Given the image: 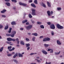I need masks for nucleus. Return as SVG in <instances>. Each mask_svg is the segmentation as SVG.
<instances>
[{
	"instance_id": "f257e3e1",
	"label": "nucleus",
	"mask_w": 64,
	"mask_h": 64,
	"mask_svg": "<svg viewBox=\"0 0 64 64\" xmlns=\"http://www.w3.org/2000/svg\"><path fill=\"white\" fill-rule=\"evenodd\" d=\"M16 32L15 31H13L12 32V34H6V35L8 36H10V37H14V35L16 34Z\"/></svg>"
},
{
	"instance_id": "f03ea898",
	"label": "nucleus",
	"mask_w": 64,
	"mask_h": 64,
	"mask_svg": "<svg viewBox=\"0 0 64 64\" xmlns=\"http://www.w3.org/2000/svg\"><path fill=\"white\" fill-rule=\"evenodd\" d=\"M56 26L58 29H62L64 28V27L59 24H56Z\"/></svg>"
},
{
	"instance_id": "7ed1b4c3",
	"label": "nucleus",
	"mask_w": 64,
	"mask_h": 64,
	"mask_svg": "<svg viewBox=\"0 0 64 64\" xmlns=\"http://www.w3.org/2000/svg\"><path fill=\"white\" fill-rule=\"evenodd\" d=\"M47 13L48 14V15L49 16H50V14L52 15L53 13V11H52L50 12L48 10L47 12Z\"/></svg>"
},
{
	"instance_id": "20e7f679",
	"label": "nucleus",
	"mask_w": 64,
	"mask_h": 64,
	"mask_svg": "<svg viewBox=\"0 0 64 64\" xmlns=\"http://www.w3.org/2000/svg\"><path fill=\"white\" fill-rule=\"evenodd\" d=\"M32 28V25H30L26 27V30H29L30 29H31Z\"/></svg>"
},
{
	"instance_id": "39448f33",
	"label": "nucleus",
	"mask_w": 64,
	"mask_h": 64,
	"mask_svg": "<svg viewBox=\"0 0 64 64\" xmlns=\"http://www.w3.org/2000/svg\"><path fill=\"white\" fill-rule=\"evenodd\" d=\"M7 40L8 41H15V39L14 38L12 39V38H7Z\"/></svg>"
},
{
	"instance_id": "423d86ee",
	"label": "nucleus",
	"mask_w": 64,
	"mask_h": 64,
	"mask_svg": "<svg viewBox=\"0 0 64 64\" xmlns=\"http://www.w3.org/2000/svg\"><path fill=\"white\" fill-rule=\"evenodd\" d=\"M32 15L33 16L36 15V13L35 12V10H32Z\"/></svg>"
},
{
	"instance_id": "0eeeda50",
	"label": "nucleus",
	"mask_w": 64,
	"mask_h": 64,
	"mask_svg": "<svg viewBox=\"0 0 64 64\" xmlns=\"http://www.w3.org/2000/svg\"><path fill=\"white\" fill-rule=\"evenodd\" d=\"M50 28L51 29H54L55 28V25L54 24H52L50 26Z\"/></svg>"
},
{
	"instance_id": "6e6552de",
	"label": "nucleus",
	"mask_w": 64,
	"mask_h": 64,
	"mask_svg": "<svg viewBox=\"0 0 64 64\" xmlns=\"http://www.w3.org/2000/svg\"><path fill=\"white\" fill-rule=\"evenodd\" d=\"M19 4L20 5H23L24 6H27V4H26L22 3L21 2H19Z\"/></svg>"
},
{
	"instance_id": "1a4fd4ad",
	"label": "nucleus",
	"mask_w": 64,
	"mask_h": 64,
	"mask_svg": "<svg viewBox=\"0 0 64 64\" xmlns=\"http://www.w3.org/2000/svg\"><path fill=\"white\" fill-rule=\"evenodd\" d=\"M42 52L43 54H45V55H47V52L45 50H43L42 51Z\"/></svg>"
},
{
	"instance_id": "9d476101",
	"label": "nucleus",
	"mask_w": 64,
	"mask_h": 64,
	"mask_svg": "<svg viewBox=\"0 0 64 64\" xmlns=\"http://www.w3.org/2000/svg\"><path fill=\"white\" fill-rule=\"evenodd\" d=\"M18 53H16L13 56V58H15L16 57V56H18Z\"/></svg>"
},
{
	"instance_id": "9b49d317",
	"label": "nucleus",
	"mask_w": 64,
	"mask_h": 64,
	"mask_svg": "<svg viewBox=\"0 0 64 64\" xmlns=\"http://www.w3.org/2000/svg\"><path fill=\"white\" fill-rule=\"evenodd\" d=\"M6 10L4 9L1 12V13H4L6 12Z\"/></svg>"
},
{
	"instance_id": "f8f14e48",
	"label": "nucleus",
	"mask_w": 64,
	"mask_h": 64,
	"mask_svg": "<svg viewBox=\"0 0 64 64\" xmlns=\"http://www.w3.org/2000/svg\"><path fill=\"white\" fill-rule=\"evenodd\" d=\"M31 6L33 7H34V8H36V6H35V4H31Z\"/></svg>"
},
{
	"instance_id": "ddd939ff",
	"label": "nucleus",
	"mask_w": 64,
	"mask_h": 64,
	"mask_svg": "<svg viewBox=\"0 0 64 64\" xmlns=\"http://www.w3.org/2000/svg\"><path fill=\"white\" fill-rule=\"evenodd\" d=\"M57 44H59V45H61L62 44L61 43H60V42L58 40H57Z\"/></svg>"
},
{
	"instance_id": "4468645a",
	"label": "nucleus",
	"mask_w": 64,
	"mask_h": 64,
	"mask_svg": "<svg viewBox=\"0 0 64 64\" xmlns=\"http://www.w3.org/2000/svg\"><path fill=\"white\" fill-rule=\"evenodd\" d=\"M11 24L12 25H16V23L15 22H11Z\"/></svg>"
},
{
	"instance_id": "2eb2a0df",
	"label": "nucleus",
	"mask_w": 64,
	"mask_h": 64,
	"mask_svg": "<svg viewBox=\"0 0 64 64\" xmlns=\"http://www.w3.org/2000/svg\"><path fill=\"white\" fill-rule=\"evenodd\" d=\"M6 5H7L8 6H10V4L9 2H6Z\"/></svg>"
},
{
	"instance_id": "dca6fc26",
	"label": "nucleus",
	"mask_w": 64,
	"mask_h": 64,
	"mask_svg": "<svg viewBox=\"0 0 64 64\" xmlns=\"http://www.w3.org/2000/svg\"><path fill=\"white\" fill-rule=\"evenodd\" d=\"M34 3L35 4H38V1L37 0H34Z\"/></svg>"
},
{
	"instance_id": "f3484780",
	"label": "nucleus",
	"mask_w": 64,
	"mask_h": 64,
	"mask_svg": "<svg viewBox=\"0 0 64 64\" xmlns=\"http://www.w3.org/2000/svg\"><path fill=\"white\" fill-rule=\"evenodd\" d=\"M8 28H9V27L8 25H7L6 26H5L4 29L5 30H7V29H8Z\"/></svg>"
},
{
	"instance_id": "a211bd4d",
	"label": "nucleus",
	"mask_w": 64,
	"mask_h": 64,
	"mask_svg": "<svg viewBox=\"0 0 64 64\" xmlns=\"http://www.w3.org/2000/svg\"><path fill=\"white\" fill-rule=\"evenodd\" d=\"M20 43L21 45H25L23 41H21Z\"/></svg>"
},
{
	"instance_id": "6ab92c4d",
	"label": "nucleus",
	"mask_w": 64,
	"mask_h": 64,
	"mask_svg": "<svg viewBox=\"0 0 64 64\" xmlns=\"http://www.w3.org/2000/svg\"><path fill=\"white\" fill-rule=\"evenodd\" d=\"M32 35H34V36H36L38 35L36 33H32Z\"/></svg>"
},
{
	"instance_id": "aec40b11",
	"label": "nucleus",
	"mask_w": 64,
	"mask_h": 64,
	"mask_svg": "<svg viewBox=\"0 0 64 64\" xmlns=\"http://www.w3.org/2000/svg\"><path fill=\"white\" fill-rule=\"evenodd\" d=\"M47 3L48 7H51V5H50V3L48 2H47Z\"/></svg>"
},
{
	"instance_id": "412c9836",
	"label": "nucleus",
	"mask_w": 64,
	"mask_h": 64,
	"mask_svg": "<svg viewBox=\"0 0 64 64\" xmlns=\"http://www.w3.org/2000/svg\"><path fill=\"white\" fill-rule=\"evenodd\" d=\"M26 47L27 48V47H29V46H30V44H26Z\"/></svg>"
},
{
	"instance_id": "4be33fe9",
	"label": "nucleus",
	"mask_w": 64,
	"mask_h": 64,
	"mask_svg": "<svg viewBox=\"0 0 64 64\" xmlns=\"http://www.w3.org/2000/svg\"><path fill=\"white\" fill-rule=\"evenodd\" d=\"M28 21V20H25L24 21H22V23H26Z\"/></svg>"
},
{
	"instance_id": "5701e85b",
	"label": "nucleus",
	"mask_w": 64,
	"mask_h": 64,
	"mask_svg": "<svg viewBox=\"0 0 64 64\" xmlns=\"http://www.w3.org/2000/svg\"><path fill=\"white\" fill-rule=\"evenodd\" d=\"M18 56L19 57H23V55L22 54H18Z\"/></svg>"
},
{
	"instance_id": "b1692460",
	"label": "nucleus",
	"mask_w": 64,
	"mask_h": 64,
	"mask_svg": "<svg viewBox=\"0 0 64 64\" xmlns=\"http://www.w3.org/2000/svg\"><path fill=\"white\" fill-rule=\"evenodd\" d=\"M12 30V28H10L9 29V30L8 31V33H10L11 32V30Z\"/></svg>"
},
{
	"instance_id": "393cba45",
	"label": "nucleus",
	"mask_w": 64,
	"mask_h": 64,
	"mask_svg": "<svg viewBox=\"0 0 64 64\" xmlns=\"http://www.w3.org/2000/svg\"><path fill=\"white\" fill-rule=\"evenodd\" d=\"M40 28L42 29H44V26L43 25H40Z\"/></svg>"
},
{
	"instance_id": "a878e982",
	"label": "nucleus",
	"mask_w": 64,
	"mask_h": 64,
	"mask_svg": "<svg viewBox=\"0 0 64 64\" xmlns=\"http://www.w3.org/2000/svg\"><path fill=\"white\" fill-rule=\"evenodd\" d=\"M4 48H3V47H2V48H1L0 49V52H2V51H3V50Z\"/></svg>"
},
{
	"instance_id": "bb28decb",
	"label": "nucleus",
	"mask_w": 64,
	"mask_h": 64,
	"mask_svg": "<svg viewBox=\"0 0 64 64\" xmlns=\"http://www.w3.org/2000/svg\"><path fill=\"white\" fill-rule=\"evenodd\" d=\"M12 48V46H8V50H10V49H11Z\"/></svg>"
},
{
	"instance_id": "cd10ccee",
	"label": "nucleus",
	"mask_w": 64,
	"mask_h": 64,
	"mask_svg": "<svg viewBox=\"0 0 64 64\" xmlns=\"http://www.w3.org/2000/svg\"><path fill=\"white\" fill-rule=\"evenodd\" d=\"M29 17L30 18H32V16L31 15V14H30L28 15Z\"/></svg>"
},
{
	"instance_id": "c85d7f7f",
	"label": "nucleus",
	"mask_w": 64,
	"mask_h": 64,
	"mask_svg": "<svg viewBox=\"0 0 64 64\" xmlns=\"http://www.w3.org/2000/svg\"><path fill=\"white\" fill-rule=\"evenodd\" d=\"M60 51L59 52H58V53H57V52H55L54 53V54L55 55H58V54H60Z\"/></svg>"
},
{
	"instance_id": "c756f323",
	"label": "nucleus",
	"mask_w": 64,
	"mask_h": 64,
	"mask_svg": "<svg viewBox=\"0 0 64 64\" xmlns=\"http://www.w3.org/2000/svg\"><path fill=\"white\" fill-rule=\"evenodd\" d=\"M57 9L58 10H61L62 8H58Z\"/></svg>"
},
{
	"instance_id": "7c9ffc66",
	"label": "nucleus",
	"mask_w": 64,
	"mask_h": 64,
	"mask_svg": "<svg viewBox=\"0 0 64 64\" xmlns=\"http://www.w3.org/2000/svg\"><path fill=\"white\" fill-rule=\"evenodd\" d=\"M44 46L45 47H47L48 46V44H44Z\"/></svg>"
},
{
	"instance_id": "2f4dec72",
	"label": "nucleus",
	"mask_w": 64,
	"mask_h": 64,
	"mask_svg": "<svg viewBox=\"0 0 64 64\" xmlns=\"http://www.w3.org/2000/svg\"><path fill=\"white\" fill-rule=\"evenodd\" d=\"M42 6L44 7H46V5H45V4H44V3H42Z\"/></svg>"
},
{
	"instance_id": "473e14b6",
	"label": "nucleus",
	"mask_w": 64,
	"mask_h": 64,
	"mask_svg": "<svg viewBox=\"0 0 64 64\" xmlns=\"http://www.w3.org/2000/svg\"><path fill=\"white\" fill-rule=\"evenodd\" d=\"M46 41H49L50 40V38H46Z\"/></svg>"
},
{
	"instance_id": "72a5a7b5",
	"label": "nucleus",
	"mask_w": 64,
	"mask_h": 64,
	"mask_svg": "<svg viewBox=\"0 0 64 64\" xmlns=\"http://www.w3.org/2000/svg\"><path fill=\"white\" fill-rule=\"evenodd\" d=\"M37 23L38 24H42V23L41 22H37Z\"/></svg>"
},
{
	"instance_id": "f704fd0d",
	"label": "nucleus",
	"mask_w": 64,
	"mask_h": 64,
	"mask_svg": "<svg viewBox=\"0 0 64 64\" xmlns=\"http://www.w3.org/2000/svg\"><path fill=\"white\" fill-rule=\"evenodd\" d=\"M43 41H44V42L47 41L46 38H44V39L43 40Z\"/></svg>"
},
{
	"instance_id": "c9c22d12",
	"label": "nucleus",
	"mask_w": 64,
	"mask_h": 64,
	"mask_svg": "<svg viewBox=\"0 0 64 64\" xmlns=\"http://www.w3.org/2000/svg\"><path fill=\"white\" fill-rule=\"evenodd\" d=\"M2 17H4V18H5L6 17V16L2 14Z\"/></svg>"
},
{
	"instance_id": "e433bc0d",
	"label": "nucleus",
	"mask_w": 64,
	"mask_h": 64,
	"mask_svg": "<svg viewBox=\"0 0 64 64\" xmlns=\"http://www.w3.org/2000/svg\"><path fill=\"white\" fill-rule=\"evenodd\" d=\"M35 37H33L32 38V40L33 41H35Z\"/></svg>"
},
{
	"instance_id": "4c0bfd02",
	"label": "nucleus",
	"mask_w": 64,
	"mask_h": 64,
	"mask_svg": "<svg viewBox=\"0 0 64 64\" xmlns=\"http://www.w3.org/2000/svg\"><path fill=\"white\" fill-rule=\"evenodd\" d=\"M37 54V53H31L30 54V55H34V54Z\"/></svg>"
},
{
	"instance_id": "58836bf2",
	"label": "nucleus",
	"mask_w": 64,
	"mask_h": 64,
	"mask_svg": "<svg viewBox=\"0 0 64 64\" xmlns=\"http://www.w3.org/2000/svg\"><path fill=\"white\" fill-rule=\"evenodd\" d=\"M6 42L7 44H11V42H9L8 41Z\"/></svg>"
},
{
	"instance_id": "ea45409f",
	"label": "nucleus",
	"mask_w": 64,
	"mask_h": 64,
	"mask_svg": "<svg viewBox=\"0 0 64 64\" xmlns=\"http://www.w3.org/2000/svg\"><path fill=\"white\" fill-rule=\"evenodd\" d=\"M12 2H14L15 3L17 2V1L16 0H12Z\"/></svg>"
},
{
	"instance_id": "a19ab883",
	"label": "nucleus",
	"mask_w": 64,
	"mask_h": 64,
	"mask_svg": "<svg viewBox=\"0 0 64 64\" xmlns=\"http://www.w3.org/2000/svg\"><path fill=\"white\" fill-rule=\"evenodd\" d=\"M8 56H11V55H12V54H7Z\"/></svg>"
},
{
	"instance_id": "79ce46f5",
	"label": "nucleus",
	"mask_w": 64,
	"mask_h": 64,
	"mask_svg": "<svg viewBox=\"0 0 64 64\" xmlns=\"http://www.w3.org/2000/svg\"><path fill=\"white\" fill-rule=\"evenodd\" d=\"M48 24V25H50L51 24V22H48L47 23Z\"/></svg>"
},
{
	"instance_id": "37998d69",
	"label": "nucleus",
	"mask_w": 64,
	"mask_h": 64,
	"mask_svg": "<svg viewBox=\"0 0 64 64\" xmlns=\"http://www.w3.org/2000/svg\"><path fill=\"white\" fill-rule=\"evenodd\" d=\"M14 61L15 63H17L18 62V61H17L16 60H14Z\"/></svg>"
},
{
	"instance_id": "c03bdc74",
	"label": "nucleus",
	"mask_w": 64,
	"mask_h": 64,
	"mask_svg": "<svg viewBox=\"0 0 64 64\" xmlns=\"http://www.w3.org/2000/svg\"><path fill=\"white\" fill-rule=\"evenodd\" d=\"M3 28V26L1 24H0V29Z\"/></svg>"
},
{
	"instance_id": "a18cd8bd",
	"label": "nucleus",
	"mask_w": 64,
	"mask_h": 64,
	"mask_svg": "<svg viewBox=\"0 0 64 64\" xmlns=\"http://www.w3.org/2000/svg\"><path fill=\"white\" fill-rule=\"evenodd\" d=\"M30 3H32V0H29L28 1Z\"/></svg>"
},
{
	"instance_id": "49530a36",
	"label": "nucleus",
	"mask_w": 64,
	"mask_h": 64,
	"mask_svg": "<svg viewBox=\"0 0 64 64\" xmlns=\"http://www.w3.org/2000/svg\"><path fill=\"white\" fill-rule=\"evenodd\" d=\"M37 61H38V63H40V62H41V61H40V60H37Z\"/></svg>"
},
{
	"instance_id": "de8ad7c7",
	"label": "nucleus",
	"mask_w": 64,
	"mask_h": 64,
	"mask_svg": "<svg viewBox=\"0 0 64 64\" xmlns=\"http://www.w3.org/2000/svg\"><path fill=\"white\" fill-rule=\"evenodd\" d=\"M52 34V36H53L54 35V32H53L52 31L51 32Z\"/></svg>"
},
{
	"instance_id": "09e8293b",
	"label": "nucleus",
	"mask_w": 64,
	"mask_h": 64,
	"mask_svg": "<svg viewBox=\"0 0 64 64\" xmlns=\"http://www.w3.org/2000/svg\"><path fill=\"white\" fill-rule=\"evenodd\" d=\"M26 41H28L29 40V39L27 38H26Z\"/></svg>"
},
{
	"instance_id": "8fccbe9b",
	"label": "nucleus",
	"mask_w": 64,
	"mask_h": 64,
	"mask_svg": "<svg viewBox=\"0 0 64 64\" xmlns=\"http://www.w3.org/2000/svg\"><path fill=\"white\" fill-rule=\"evenodd\" d=\"M46 64H51V62H46Z\"/></svg>"
},
{
	"instance_id": "3c124183",
	"label": "nucleus",
	"mask_w": 64,
	"mask_h": 64,
	"mask_svg": "<svg viewBox=\"0 0 64 64\" xmlns=\"http://www.w3.org/2000/svg\"><path fill=\"white\" fill-rule=\"evenodd\" d=\"M43 38V36H41L40 37V39H41V38Z\"/></svg>"
},
{
	"instance_id": "603ef678",
	"label": "nucleus",
	"mask_w": 64,
	"mask_h": 64,
	"mask_svg": "<svg viewBox=\"0 0 64 64\" xmlns=\"http://www.w3.org/2000/svg\"><path fill=\"white\" fill-rule=\"evenodd\" d=\"M6 2H9L10 1V0H4Z\"/></svg>"
},
{
	"instance_id": "864d4df0",
	"label": "nucleus",
	"mask_w": 64,
	"mask_h": 64,
	"mask_svg": "<svg viewBox=\"0 0 64 64\" xmlns=\"http://www.w3.org/2000/svg\"><path fill=\"white\" fill-rule=\"evenodd\" d=\"M27 49L28 50H29L30 49V47H28L27 48Z\"/></svg>"
},
{
	"instance_id": "5fc2aeb1",
	"label": "nucleus",
	"mask_w": 64,
	"mask_h": 64,
	"mask_svg": "<svg viewBox=\"0 0 64 64\" xmlns=\"http://www.w3.org/2000/svg\"><path fill=\"white\" fill-rule=\"evenodd\" d=\"M29 22H27L26 23V25H29Z\"/></svg>"
},
{
	"instance_id": "6e6d98bb",
	"label": "nucleus",
	"mask_w": 64,
	"mask_h": 64,
	"mask_svg": "<svg viewBox=\"0 0 64 64\" xmlns=\"http://www.w3.org/2000/svg\"><path fill=\"white\" fill-rule=\"evenodd\" d=\"M18 40L19 39L18 38H16V41H18Z\"/></svg>"
},
{
	"instance_id": "4d7b16f0",
	"label": "nucleus",
	"mask_w": 64,
	"mask_h": 64,
	"mask_svg": "<svg viewBox=\"0 0 64 64\" xmlns=\"http://www.w3.org/2000/svg\"><path fill=\"white\" fill-rule=\"evenodd\" d=\"M32 23H34V21H32Z\"/></svg>"
},
{
	"instance_id": "13d9d810",
	"label": "nucleus",
	"mask_w": 64,
	"mask_h": 64,
	"mask_svg": "<svg viewBox=\"0 0 64 64\" xmlns=\"http://www.w3.org/2000/svg\"><path fill=\"white\" fill-rule=\"evenodd\" d=\"M12 50H15V48H13L12 49Z\"/></svg>"
},
{
	"instance_id": "bf43d9fd",
	"label": "nucleus",
	"mask_w": 64,
	"mask_h": 64,
	"mask_svg": "<svg viewBox=\"0 0 64 64\" xmlns=\"http://www.w3.org/2000/svg\"><path fill=\"white\" fill-rule=\"evenodd\" d=\"M51 49H48V51H50Z\"/></svg>"
},
{
	"instance_id": "052dcab7",
	"label": "nucleus",
	"mask_w": 64,
	"mask_h": 64,
	"mask_svg": "<svg viewBox=\"0 0 64 64\" xmlns=\"http://www.w3.org/2000/svg\"><path fill=\"white\" fill-rule=\"evenodd\" d=\"M50 53H53V50H52L50 51Z\"/></svg>"
},
{
	"instance_id": "680f3d73",
	"label": "nucleus",
	"mask_w": 64,
	"mask_h": 64,
	"mask_svg": "<svg viewBox=\"0 0 64 64\" xmlns=\"http://www.w3.org/2000/svg\"><path fill=\"white\" fill-rule=\"evenodd\" d=\"M9 50V51H12V49H10Z\"/></svg>"
},
{
	"instance_id": "e2e57ef3",
	"label": "nucleus",
	"mask_w": 64,
	"mask_h": 64,
	"mask_svg": "<svg viewBox=\"0 0 64 64\" xmlns=\"http://www.w3.org/2000/svg\"><path fill=\"white\" fill-rule=\"evenodd\" d=\"M23 30V28H20V30Z\"/></svg>"
},
{
	"instance_id": "0e129e2a",
	"label": "nucleus",
	"mask_w": 64,
	"mask_h": 64,
	"mask_svg": "<svg viewBox=\"0 0 64 64\" xmlns=\"http://www.w3.org/2000/svg\"><path fill=\"white\" fill-rule=\"evenodd\" d=\"M17 44H19V41H17Z\"/></svg>"
},
{
	"instance_id": "69168bd1",
	"label": "nucleus",
	"mask_w": 64,
	"mask_h": 64,
	"mask_svg": "<svg viewBox=\"0 0 64 64\" xmlns=\"http://www.w3.org/2000/svg\"><path fill=\"white\" fill-rule=\"evenodd\" d=\"M36 58H37V59H39V58H40L39 57H38Z\"/></svg>"
},
{
	"instance_id": "338daca9",
	"label": "nucleus",
	"mask_w": 64,
	"mask_h": 64,
	"mask_svg": "<svg viewBox=\"0 0 64 64\" xmlns=\"http://www.w3.org/2000/svg\"><path fill=\"white\" fill-rule=\"evenodd\" d=\"M24 52H23L22 54V55H23V54H24Z\"/></svg>"
},
{
	"instance_id": "774afa93",
	"label": "nucleus",
	"mask_w": 64,
	"mask_h": 64,
	"mask_svg": "<svg viewBox=\"0 0 64 64\" xmlns=\"http://www.w3.org/2000/svg\"><path fill=\"white\" fill-rule=\"evenodd\" d=\"M17 47H19L20 46L19 45H17Z\"/></svg>"
}]
</instances>
